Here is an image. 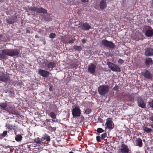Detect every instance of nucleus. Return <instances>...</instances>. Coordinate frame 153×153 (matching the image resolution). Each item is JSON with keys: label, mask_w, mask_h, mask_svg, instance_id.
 I'll list each match as a JSON object with an SVG mask.
<instances>
[{"label": "nucleus", "mask_w": 153, "mask_h": 153, "mask_svg": "<svg viewBox=\"0 0 153 153\" xmlns=\"http://www.w3.org/2000/svg\"><path fill=\"white\" fill-rule=\"evenodd\" d=\"M20 50L17 49H6L1 51L0 53V58L2 59H5L6 56H18L20 54Z\"/></svg>", "instance_id": "1"}, {"label": "nucleus", "mask_w": 153, "mask_h": 153, "mask_svg": "<svg viewBox=\"0 0 153 153\" xmlns=\"http://www.w3.org/2000/svg\"><path fill=\"white\" fill-rule=\"evenodd\" d=\"M109 90V86L106 85H100L98 88V91L99 94L103 96L107 94Z\"/></svg>", "instance_id": "2"}, {"label": "nucleus", "mask_w": 153, "mask_h": 153, "mask_svg": "<svg viewBox=\"0 0 153 153\" xmlns=\"http://www.w3.org/2000/svg\"><path fill=\"white\" fill-rule=\"evenodd\" d=\"M7 106L6 102L0 103L1 109L8 112L9 113L15 114L16 112L13 108L11 107H7Z\"/></svg>", "instance_id": "3"}, {"label": "nucleus", "mask_w": 153, "mask_h": 153, "mask_svg": "<svg viewBox=\"0 0 153 153\" xmlns=\"http://www.w3.org/2000/svg\"><path fill=\"white\" fill-rule=\"evenodd\" d=\"M143 31H145V34L148 37H151L153 35V29L150 26H145Z\"/></svg>", "instance_id": "4"}, {"label": "nucleus", "mask_w": 153, "mask_h": 153, "mask_svg": "<svg viewBox=\"0 0 153 153\" xmlns=\"http://www.w3.org/2000/svg\"><path fill=\"white\" fill-rule=\"evenodd\" d=\"M29 9L39 13L45 14L47 13V10L42 7L38 8L36 7H30L29 8Z\"/></svg>", "instance_id": "5"}, {"label": "nucleus", "mask_w": 153, "mask_h": 153, "mask_svg": "<svg viewBox=\"0 0 153 153\" xmlns=\"http://www.w3.org/2000/svg\"><path fill=\"white\" fill-rule=\"evenodd\" d=\"M102 45L106 47H108L111 49H113L115 48V45L111 41H109L106 39H103L102 40Z\"/></svg>", "instance_id": "6"}, {"label": "nucleus", "mask_w": 153, "mask_h": 153, "mask_svg": "<svg viewBox=\"0 0 153 153\" xmlns=\"http://www.w3.org/2000/svg\"><path fill=\"white\" fill-rule=\"evenodd\" d=\"M109 68L113 71L120 72L121 71L120 68L116 65L111 62H109L107 63Z\"/></svg>", "instance_id": "7"}, {"label": "nucleus", "mask_w": 153, "mask_h": 153, "mask_svg": "<svg viewBox=\"0 0 153 153\" xmlns=\"http://www.w3.org/2000/svg\"><path fill=\"white\" fill-rule=\"evenodd\" d=\"M10 79V77L2 72H0V81L6 82Z\"/></svg>", "instance_id": "8"}, {"label": "nucleus", "mask_w": 153, "mask_h": 153, "mask_svg": "<svg viewBox=\"0 0 153 153\" xmlns=\"http://www.w3.org/2000/svg\"><path fill=\"white\" fill-rule=\"evenodd\" d=\"M142 74L144 77L149 79L152 80L153 79V75L148 70H145L142 72Z\"/></svg>", "instance_id": "9"}, {"label": "nucleus", "mask_w": 153, "mask_h": 153, "mask_svg": "<svg viewBox=\"0 0 153 153\" xmlns=\"http://www.w3.org/2000/svg\"><path fill=\"white\" fill-rule=\"evenodd\" d=\"M72 114L73 117H79L81 114L80 108L78 106L75 107L72 110Z\"/></svg>", "instance_id": "10"}, {"label": "nucleus", "mask_w": 153, "mask_h": 153, "mask_svg": "<svg viewBox=\"0 0 153 153\" xmlns=\"http://www.w3.org/2000/svg\"><path fill=\"white\" fill-rule=\"evenodd\" d=\"M112 118H109L107 119V121L105 123L107 127L111 129H112L114 127V124L112 121Z\"/></svg>", "instance_id": "11"}, {"label": "nucleus", "mask_w": 153, "mask_h": 153, "mask_svg": "<svg viewBox=\"0 0 153 153\" xmlns=\"http://www.w3.org/2000/svg\"><path fill=\"white\" fill-rule=\"evenodd\" d=\"M120 150L121 153H128V152L131 151L128 146L124 144H121Z\"/></svg>", "instance_id": "12"}, {"label": "nucleus", "mask_w": 153, "mask_h": 153, "mask_svg": "<svg viewBox=\"0 0 153 153\" xmlns=\"http://www.w3.org/2000/svg\"><path fill=\"white\" fill-rule=\"evenodd\" d=\"M38 74L44 77H47L50 74L49 72L45 70L39 69L38 71Z\"/></svg>", "instance_id": "13"}, {"label": "nucleus", "mask_w": 153, "mask_h": 153, "mask_svg": "<svg viewBox=\"0 0 153 153\" xmlns=\"http://www.w3.org/2000/svg\"><path fill=\"white\" fill-rule=\"evenodd\" d=\"M96 66L93 63H91L88 66V72L92 74H94L95 73Z\"/></svg>", "instance_id": "14"}, {"label": "nucleus", "mask_w": 153, "mask_h": 153, "mask_svg": "<svg viewBox=\"0 0 153 153\" xmlns=\"http://www.w3.org/2000/svg\"><path fill=\"white\" fill-rule=\"evenodd\" d=\"M137 103L138 105L142 108H146V104L145 103L143 100L140 97H138L137 98Z\"/></svg>", "instance_id": "15"}, {"label": "nucleus", "mask_w": 153, "mask_h": 153, "mask_svg": "<svg viewBox=\"0 0 153 153\" xmlns=\"http://www.w3.org/2000/svg\"><path fill=\"white\" fill-rule=\"evenodd\" d=\"M79 25L81 27L82 29L85 30H88L91 28V26L86 22L81 23Z\"/></svg>", "instance_id": "16"}, {"label": "nucleus", "mask_w": 153, "mask_h": 153, "mask_svg": "<svg viewBox=\"0 0 153 153\" xmlns=\"http://www.w3.org/2000/svg\"><path fill=\"white\" fill-rule=\"evenodd\" d=\"M145 55L147 56L153 55V49L151 48H148L145 51Z\"/></svg>", "instance_id": "17"}, {"label": "nucleus", "mask_w": 153, "mask_h": 153, "mask_svg": "<svg viewBox=\"0 0 153 153\" xmlns=\"http://www.w3.org/2000/svg\"><path fill=\"white\" fill-rule=\"evenodd\" d=\"M99 6L101 10H103L107 7L106 0H101L100 1Z\"/></svg>", "instance_id": "18"}, {"label": "nucleus", "mask_w": 153, "mask_h": 153, "mask_svg": "<svg viewBox=\"0 0 153 153\" xmlns=\"http://www.w3.org/2000/svg\"><path fill=\"white\" fill-rule=\"evenodd\" d=\"M22 153H26L27 152V151L29 150L30 147L27 144H25L22 147Z\"/></svg>", "instance_id": "19"}, {"label": "nucleus", "mask_w": 153, "mask_h": 153, "mask_svg": "<svg viewBox=\"0 0 153 153\" xmlns=\"http://www.w3.org/2000/svg\"><path fill=\"white\" fill-rule=\"evenodd\" d=\"M146 65L148 66H149L150 64H153V61L151 58H146L145 60Z\"/></svg>", "instance_id": "20"}, {"label": "nucleus", "mask_w": 153, "mask_h": 153, "mask_svg": "<svg viewBox=\"0 0 153 153\" xmlns=\"http://www.w3.org/2000/svg\"><path fill=\"white\" fill-rule=\"evenodd\" d=\"M56 66V64L55 62H50L47 65V67L48 69L51 68L52 69Z\"/></svg>", "instance_id": "21"}, {"label": "nucleus", "mask_w": 153, "mask_h": 153, "mask_svg": "<svg viewBox=\"0 0 153 153\" xmlns=\"http://www.w3.org/2000/svg\"><path fill=\"white\" fill-rule=\"evenodd\" d=\"M16 132H15V134H16ZM22 138V137L21 134L16 135L15 139V140L17 142H20L21 141Z\"/></svg>", "instance_id": "22"}, {"label": "nucleus", "mask_w": 153, "mask_h": 153, "mask_svg": "<svg viewBox=\"0 0 153 153\" xmlns=\"http://www.w3.org/2000/svg\"><path fill=\"white\" fill-rule=\"evenodd\" d=\"M143 129L145 132L147 133H149L152 131V129L151 128H149L148 127L145 126H142Z\"/></svg>", "instance_id": "23"}, {"label": "nucleus", "mask_w": 153, "mask_h": 153, "mask_svg": "<svg viewBox=\"0 0 153 153\" xmlns=\"http://www.w3.org/2000/svg\"><path fill=\"white\" fill-rule=\"evenodd\" d=\"M137 146H139L140 147H141L143 146L142 140L140 138L137 139L136 140Z\"/></svg>", "instance_id": "24"}, {"label": "nucleus", "mask_w": 153, "mask_h": 153, "mask_svg": "<svg viewBox=\"0 0 153 153\" xmlns=\"http://www.w3.org/2000/svg\"><path fill=\"white\" fill-rule=\"evenodd\" d=\"M7 127L9 131L10 130H13L14 131H16L17 128V127L16 126L11 125L10 124L7 125Z\"/></svg>", "instance_id": "25"}, {"label": "nucleus", "mask_w": 153, "mask_h": 153, "mask_svg": "<svg viewBox=\"0 0 153 153\" xmlns=\"http://www.w3.org/2000/svg\"><path fill=\"white\" fill-rule=\"evenodd\" d=\"M74 48L75 50L79 52L82 49V48L81 46L76 45L74 46Z\"/></svg>", "instance_id": "26"}, {"label": "nucleus", "mask_w": 153, "mask_h": 153, "mask_svg": "<svg viewBox=\"0 0 153 153\" xmlns=\"http://www.w3.org/2000/svg\"><path fill=\"white\" fill-rule=\"evenodd\" d=\"M42 139L46 140V141H49L50 140V137L47 134H45L42 137Z\"/></svg>", "instance_id": "27"}, {"label": "nucleus", "mask_w": 153, "mask_h": 153, "mask_svg": "<svg viewBox=\"0 0 153 153\" xmlns=\"http://www.w3.org/2000/svg\"><path fill=\"white\" fill-rule=\"evenodd\" d=\"M49 116L53 119H55L56 118V116L55 113L53 112H51L50 113Z\"/></svg>", "instance_id": "28"}, {"label": "nucleus", "mask_w": 153, "mask_h": 153, "mask_svg": "<svg viewBox=\"0 0 153 153\" xmlns=\"http://www.w3.org/2000/svg\"><path fill=\"white\" fill-rule=\"evenodd\" d=\"M34 141L37 144H41L42 143V140H40L39 137H38L37 138L35 139Z\"/></svg>", "instance_id": "29"}, {"label": "nucleus", "mask_w": 153, "mask_h": 153, "mask_svg": "<svg viewBox=\"0 0 153 153\" xmlns=\"http://www.w3.org/2000/svg\"><path fill=\"white\" fill-rule=\"evenodd\" d=\"M56 36V34L54 33H51L49 35L50 38L51 39H53Z\"/></svg>", "instance_id": "30"}, {"label": "nucleus", "mask_w": 153, "mask_h": 153, "mask_svg": "<svg viewBox=\"0 0 153 153\" xmlns=\"http://www.w3.org/2000/svg\"><path fill=\"white\" fill-rule=\"evenodd\" d=\"M7 131H4L3 133L1 135H0V136H2L3 137H5L7 134Z\"/></svg>", "instance_id": "31"}, {"label": "nucleus", "mask_w": 153, "mask_h": 153, "mask_svg": "<svg viewBox=\"0 0 153 153\" xmlns=\"http://www.w3.org/2000/svg\"><path fill=\"white\" fill-rule=\"evenodd\" d=\"M7 23L10 24H12L13 22L12 19H8L6 20Z\"/></svg>", "instance_id": "32"}, {"label": "nucleus", "mask_w": 153, "mask_h": 153, "mask_svg": "<svg viewBox=\"0 0 153 153\" xmlns=\"http://www.w3.org/2000/svg\"><path fill=\"white\" fill-rule=\"evenodd\" d=\"M107 136V134L106 133H104L102 134L101 135V138L102 140L104 139Z\"/></svg>", "instance_id": "33"}, {"label": "nucleus", "mask_w": 153, "mask_h": 153, "mask_svg": "<svg viewBox=\"0 0 153 153\" xmlns=\"http://www.w3.org/2000/svg\"><path fill=\"white\" fill-rule=\"evenodd\" d=\"M97 132L98 133H101L104 132V130L101 128H98L97 130Z\"/></svg>", "instance_id": "34"}, {"label": "nucleus", "mask_w": 153, "mask_h": 153, "mask_svg": "<svg viewBox=\"0 0 153 153\" xmlns=\"http://www.w3.org/2000/svg\"><path fill=\"white\" fill-rule=\"evenodd\" d=\"M91 112V109L88 108L86 109L85 111V113L86 114H89Z\"/></svg>", "instance_id": "35"}, {"label": "nucleus", "mask_w": 153, "mask_h": 153, "mask_svg": "<svg viewBox=\"0 0 153 153\" xmlns=\"http://www.w3.org/2000/svg\"><path fill=\"white\" fill-rule=\"evenodd\" d=\"M118 62L121 65L124 63V61L122 59H120L118 61Z\"/></svg>", "instance_id": "36"}, {"label": "nucleus", "mask_w": 153, "mask_h": 153, "mask_svg": "<svg viewBox=\"0 0 153 153\" xmlns=\"http://www.w3.org/2000/svg\"><path fill=\"white\" fill-rule=\"evenodd\" d=\"M149 120L152 121L153 122V114H151L149 115Z\"/></svg>", "instance_id": "37"}, {"label": "nucleus", "mask_w": 153, "mask_h": 153, "mask_svg": "<svg viewBox=\"0 0 153 153\" xmlns=\"http://www.w3.org/2000/svg\"><path fill=\"white\" fill-rule=\"evenodd\" d=\"M148 103L150 107L153 108V100H152V101L149 102Z\"/></svg>", "instance_id": "38"}, {"label": "nucleus", "mask_w": 153, "mask_h": 153, "mask_svg": "<svg viewBox=\"0 0 153 153\" xmlns=\"http://www.w3.org/2000/svg\"><path fill=\"white\" fill-rule=\"evenodd\" d=\"M101 137H100L99 136H97L96 137V140L98 142H99L101 140Z\"/></svg>", "instance_id": "39"}, {"label": "nucleus", "mask_w": 153, "mask_h": 153, "mask_svg": "<svg viewBox=\"0 0 153 153\" xmlns=\"http://www.w3.org/2000/svg\"><path fill=\"white\" fill-rule=\"evenodd\" d=\"M75 39H72L70 40L68 42V43L69 44H71V43H74V42H75Z\"/></svg>", "instance_id": "40"}, {"label": "nucleus", "mask_w": 153, "mask_h": 153, "mask_svg": "<svg viewBox=\"0 0 153 153\" xmlns=\"http://www.w3.org/2000/svg\"><path fill=\"white\" fill-rule=\"evenodd\" d=\"M119 89V87L117 85H116L113 88V90L114 91H116Z\"/></svg>", "instance_id": "41"}, {"label": "nucleus", "mask_w": 153, "mask_h": 153, "mask_svg": "<svg viewBox=\"0 0 153 153\" xmlns=\"http://www.w3.org/2000/svg\"><path fill=\"white\" fill-rule=\"evenodd\" d=\"M86 42V40L85 39H82V42L83 44H84V43H85Z\"/></svg>", "instance_id": "42"}, {"label": "nucleus", "mask_w": 153, "mask_h": 153, "mask_svg": "<svg viewBox=\"0 0 153 153\" xmlns=\"http://www.w3.org/2000/svg\"><path fill=\"white\" fill-rule=\"evenodd\" d=\"M49 129H51V131H53L56 129L55 127L53 128L51 126L49 127Z\"/></svg>", "instance_id": "43"}, {"label": "nucleus", "mask_w": 153, "mask_h": 153, "mask_svg": "<svg viewBox=\"0 0 153 153\" xmlns=\"http://www.w3.org/2000/svg\"><path fill=\"white\" fill-rule=\"evenodd\" d=\"M53 87V86L52 85H51L50 86L49 90L50 91H52Z\"/></svg>", "instance_id": "44"}, {"label": "nucleus", "mask_w": 153, "mask_h": 153, "mask_svg": "<svg viewBox=\"0 0 153 153\" xmlns=\"http://www.w3.org/2000/svg\"><path fill=\"white\" fill-rule=\"evenodd\" d=\"M42 65H47V62L45 61H44L43 62Z\"/></svg>", "instance_id": "45"}, {"label": "nucleus", "mask_w": 153, "mask_h": 153, "mask_svg": "<svg viewBox=\"0 0 153 153\" xmlns=\"http://www.w3.org/2000/svg\"><path fill=\"white\" fill-rule=\"evenodd\" d=\"M82 1L84 2H86L88 1V0H81Z\"/></svg>", "instance_id": "46"}, {"label": "nucleus", "mask_w": 153, "mask_h": 153, "mask_svg": "<svg viewBox=\"0 0 153 153\" xmlns=\"http://www.w3.org/2000/svg\"><path fill=\"white\" fill-rule=\"evenodd\" d=\"M30 31L29 30H26V33H30Z\"/></svg>", "instance_id": "47"}, {"label": "nucleus", "mask_w": 153, "mask_h": 153, "mask_svg": "<svg viewBox=\"0 0 153 153\" xmlns=\"http://www.w3.org/2000/svg\"><path fill=\"white\" fill-rule=\"evenodd\" d=\"M3 37L2 35L0 34V39H1Z\"/></svg>", "instance_id": "48"}, {"label": "nucleus", "mask_w": 153, "mask_h": 153, "mask_svg": "<svg viewBox=\"0 0 153 153\" xmlns=\"http://www.w3.org/2000/svg\"><path fill=\"white\" fill-rule=\"evenodd\" d=\"M49 121H50V120H48V119H46V122H47V123L49 122Z\"/></svg>", "instance_id": "49"}, {"label": "nucleus", "mask_w": 153, "mask_h": 153, "mask_svg": "<svg viewBox=\"0 0 153 153\" xmlns=\"http://www.w3.org/2000/svg\"><path fill=\"white\" fill-rule=\"evenodd\" d=\"M150 126H151V127L152 128H153V124H151Z\"/></svg>", "instance_id": "50"}, {"label": "nucleus", "mask_w": 153, "mask_h": 153, "mask_svg": "<svg viewBox=\"0 0 153 153\" xmlns=\"http://www.w3.org/2000/svg\"><path fill=\"white\" fill-rule=\"evenodd\" d=\"M10 152H13V150H12V149H11L10 148Z\"/></svg>", "instance_id": "51"}, {"label": "nucleus", "mask_w": 153, "mask_h": 153, "mask_svg": "<svg viewBox=\"0 0 153 153\" xmlns=\"http://www.w3.org/2000/svg\"><path fill=\"white\" fill-rule=\"evenodd\" d=\"M35 38H38V36L37 35H36L35 36Z\"/></svg>", "instance_id": "52"}, {"label": "nucleus", "mask_w": 153, "mask_h": 153, "mask_svg": "<svg viewBox=\"0 0 153 153\" xmlns=\"http://www.w3.org/2000/svg\"><path fill=\"white\" fill-rule=\"evenodd\" d=\"M152 6L153 7V0H152Z\"/></svg>", "instance_id": "53"}, {"label": "nucleus", "mask_w": 153, "mask_h": 153, "mask_svg": "<svg viewBox=\"0 0 153 153\" xmlns=\"http://www.w3.org/2000/svg\"><path fill=\"white\" fill-rule=\"evenodd\" d=\"M149 20H147V22H150V21H149Z\"/></svg>", "instance_id": "54"}, {"label": "nucleus", "mask_w": 153, "mask_h": 153, "mask_svg": "<svg viewBox=\"0 0 153 153\" xmlns=\"http://www.w3.org/2000/svg\"><path fill=\"white\" fill-rule=\"evenodd\" d=\"M69 153H74L72 152H70Z\"/></svg>", "instance_id": "55"}, {"label": "nucleus", "mask_w": 153, "mask_h": 153, "mask_svg": "<svg viewBox=\"0 0 153 153\" xmlns=\"http://www.w3.org/2000/svg\"><path fill=\"white\" fill-rule=\"evenodd\" d=\"M152 86L153 87V83H152Z\"/></svg>", "instance_id": "56"}]
</instances>
